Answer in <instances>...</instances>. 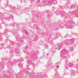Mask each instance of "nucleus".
Instances as JSON below:
<instances>
[{"label":"nucleus","mask_w":78,"mask_h":78,"mask_svg":"<svg viewBox=\"0 0 78 78\" xmlns=\"http://www.w3.org/2000/svg\"><path fill=\"white\" fill-rule=\"evenodd\" d=\"M25 33L26 34H28V33L27 31H26Z\"/></svg>","instance_id":"1"},{"label":"nucleus","mask_w":78,"mask_h":78,"mask_svg":"<svg viewBox=\"0 0 78 78\" xmlns=\"http://www.w3.org/2000/svg\"><path fill=\"white\" fill-rule=\"evenodd\" d=\"M65 64H66V65H65V66L66 67H67V66H68V65H67V64H66V62H65Z\"/></svg>","instance_id":"2"},{"label":"nucleus","mask_w":78,"mask_h":78,"mask_svg":"<svg viewBox=\"0 0 78 78\" xmlns=\"http://www.w3.org/2000/svg\"><path fill=\"white\" fill-rule=\"evenodd\" d=\"M70 65L71 66V67L73 66V64L72 63H70Z\"/></svg>","instance_id":"3"},{"label":"nucleus","mask_w":78,"mask_h":78,"mask_svg":"<svg viewBox=\"0 0 78 78\" xmlns=\"http://www.w3.org/2000/svg\"><path fill=\"white\" fill-rule=\"evenodd\" d=\"M70 50H73V48H70Z\"/></svg>","instance_id":"4"},{"label":"nucleus","mask_w":78,"mask_h":78,"mask_svg":"<svg viewBox=\"0 0 78 78\" xmlns=\"http://www.w3.org/2000/svg\"><path fill=\"white\" fill-rule=\"evenodd\" d=\"M1 46H4V45L3 44H1Z\"/></svg>","instance_id":"5"},{"label":"nucleus","mask_w":78,"mask_h":78,"mask_svg":"<svg viewBox=\"0 0 78 78\" xmlns=\"http://www.w3.org/2000/svg\"><path fill=\"white\" fill-rule=\"evenodd\" d=\"M52 44V43H51V42H50V45H51V44Z\"/></svg>","instance_id":"6"},{"label":"nucleus","mask_w":78,"mask_h":78,"mask_svg":"<svg viewBox=\"0 0 78 78\" xmlns=\"http://www.w3.org/2000/svg\"><path fill=\"white\" fill-rule=\"evenodd\" d=\"M55 77H56V76H54V78H56Z\"/></svg>","instance_id":"7"},{"label":"nucleus","mask_w":78,"mask_h":78,"mask_svg":"<svg viewBox=\"0 0 78 78\" xmlns=\"http://www.w3.org/2000/svg\"><path fill=\"white\" fill-rule=\"evenodd\" d=\"M2 48H0V50H2Z\"/></svg>","instance_id":"8"},{"label":"nucleus","mask_w":78,"mask_h":78,"mask_svg":"<svg viewBox=\"0 0 78 78\" xmlns=\"http://www.w3.org/2000/svg\"><path fill=\"white\" fill-rule=\"evenodd\" d=\"M23 61V58H22L21 61Z\"/></svg>","instance_id":"9"},{"label":"nucleus","mask_w":78,"mask_h":78,"mask_svg":"<svg viewBox=\"0 0 78 78\" xmlns=\"http://www.w3.org/2000/svg\"><path fill=\"white\" fill-rule=\"evenodd\" d=\"M57 67H59V66H57Z\"/></svg>","instance_id":"10"},{"label":"nucleus","mask_w":78,"mask_h":78,"mask_svg":"<svg viewBox=\"0 0 78 78\" xmlns=\"http://www.w3.org/2000/svg\"><path fill=\"white\" fill-rule=\"evenodd\" d=\"M56 49H57V48H55Z\"/></svg>","instance_id":"11"},{"label":"nucleus","mask_w":78,"mask_h":78,"mask_svg":"<svg viewBox=\"0 0 78 78\" xmlns=\"http://www.w3.org/2000/svg\"><path fill=\"white\" fill-rule=\"evenodd\" d=\"M61 53H62V52H61Z\"/></svg>","instance_id":"12"},{"label":"nucleus","mask_w":78,"mask_h":78,"mask_svg":"<svg viewBox=\"0 0 78 78\" xmlns=\"http://www.w3.org/2000/svg\"><path fill=\"white\" fill-rule=\"evenodd\" d=\"M69 66L70 67V66Z\"/></svg>","instance_id":"13"},{"label":"nucleus","mask_w":78,"mask_h":78,"mask_svg":"<svg viewBox=\"0 0 78 78\" xmlns=\"http://www.w3.org/2000/svg\"><path fill=\"white\" fill-rule=\"evenodd\" d=\"M69 66L70 67V66Z\"/></svg>","instance_id":"14"},{"label":"nucleus","mask_w":78,"mask_h":78,"mask_svg":"<svg viewBox=\"0 0 78 78\" xmlns=\"http://www.w3.org/2000/svg\"><path fill=\"white\" fill-rule=\"evenodd\" d=\"M49 6H50V5H49Z\"/></svg>","instance_id":"15"}]
</instances>
